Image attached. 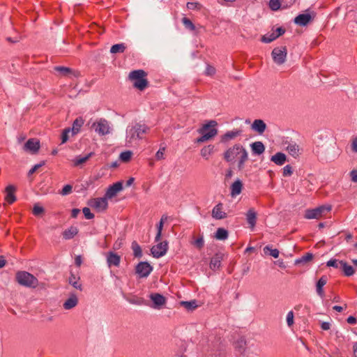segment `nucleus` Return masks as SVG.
Masks as SVG:
<instances>
[{
	"mask_svg": "<svg viewBox=\"0 0 357 357\" xmlns=\"http://www.w3.org/2000/svg\"><path fill=\"white\" fill-rule=\"evenodd\" d=\"M182 22H183V25L185 26V27L187 29L190 30V31H195V26L192 22V21L190 20H189L188 18L183 17L182 19Z\"/></svg>",
	"mask_w": 357,
	"mask_h": 357,
	"instance_id": "nucleus-44",
	"label": "nucleus"
},
{
	"mask_svg": "<svg viewBox=\"0 0 357 357\" xmlns=\"http://www.w3.org/2000/svg\"><path fill=\"white\" fill-rule=\"evenodd\" d=\"M72 189H73L72 185H66L63 188V189H62V190L61 192V194L62 195H67L70 194L72 192Z\"/></svg>",
	"mask_w": 357,
	"mask_h": 357,
	"instance_id": "nucleus-58",
	"label": "nucleus"
},
{
	"mask_svg": "<svg viewBox=\"0 0 357 357\" xmlns=\"http://www.w3.org/2000/svg\"><path fill=\"white\" fill-rule=\"evenodd\" d=\"M287 324L288 326L291 327L294 324V312L289 311L287 314Z\"/></svg>",
	"mask_w": 357,
	"mask_h": 357,
	"instance_id": "nucleus-51",
	"label": "nucleus"
},
{
	"mask_svg": "<svg viewBox=\"0 0 357 357\" xmlns=\"http://www.w3.org/2000/svg\"><path fill=\"white\" fill-rule=\"evenodd\" d=\"M275 35L276 33L275 32L271 34L264 35L261 38V41L266 43H269L278 38V36Z\"/></svg>",
	"mask_w": 357,
	"mask_h": 357,
	"instance_id": "nucleus-43",
	"label": "nucleus"
},
{
	"mask_svg": "<svg viewBox=\"0 0 357 357\" xmlns=\"http://www.w3.org/2000/svg\"><path fill=\"white\" fill-rule=\"evenodd\" d=\"M264 252L265 254H269L274 258L279 257L280 252L278 249H272L270 246L267 245L264 248Z\"/></svg>",
	"mask_w": 357,
	"mask_h": 357,
	"instance_id": "nucleus-40",
	"label": "nucleus"
},
{
	"mask_svg": "<svg viewBox=\"0 0 357 357\" xmlns=\"http://www.w3.org/2000/svg\"><path fill=\"white\" fill-rule=\"evenodd\" d=\"M313 258V255L311 253H307L303 257H301L300 259H298L296 260V264H305L310 261H311Z\"/></svg>",
	"mask_w": 357,
	"mask_h": 357,
	"instance_id": "nucleus-42",
	"label": "nucleus"
},
{
	"mask_svg": "<svg viewBox=\"0 0 357 357\" xmlns=\"http://www.w3.org/2000/svg\"><path fill=\"white\" fill-rule=\"evenodd\" d=\"M271 54L274 62L278 65H281L284 63L286 60V47H275L273 50Z\"/></svg>",
	"mask_w": 357,
	"mask_h": 357,
	"instance_id": "nucleus-8",
	"label": "nucleus"
},
{
	"mask_svg": "<svg viewBox=\"0 0 357 357\" xmlns=\"http://www.w3.org/2000/svg\"><path fill=\"white\" fill-rule=\"evenodd\" d=\"M167 216L163 215L161 217L159 223L157 225V226H156V227H157V234H156V236H155V242H158V241H160L161 235H162V229H163V225H164L165 222L167 221Z\"/></svg>",
	"mask_w": 357,
	"mask_h": 357,
	"instance_id": "nucleus-28",
	"label": "nucleus"
},
{
	"mask_svg": "<svg viewBox=\"0 0 357 357\" xmlns=\"http://www.w3.org/2000/svg\"><path fill=\"white\" fill-rule=\"evenodd\" d=\"M79 277L74 275L73 273L70 274L69 277V283L75 289L82 290V284L79 282Z\"/></svg>",
	"mask_w": 357,
	"mask_h": 357,
	"instance_id": "nucleus-35",
	"label": "nucleus"
},
{
	"mask_svg": "<svg viewBox=\"0 0 357 357\" xmlns=\"http://www.w3.org/2000/svg\"><path fill=\"white\" fill-rule=\"evenodd\" d=\"M107 263L109 267L116 266L118 267L120 264L121 257L116 253L109 252L107 254Z\"/></svg>",
	"mask_w": 357,
	"mask_h": 357,
	"instance_id": "nucleus-17",
	"label": "nucleus"
},
{
	"mask_svg": "<svg viewBox=\"0 0 357 357\" xmlns=\"http://www.w3.org/2000/svg\"><path fill=\"white\" fill-rule=\"evenodd\" d=\"M218 123L215 120H211L204 124L199 130L198 132L201 137L197 139V143H203L211 140L218 134L216 126Z\"/></svg>",
	"mask_w": 357,
	"mask_h": 357,
	"instance_id": "nucleus-3",
	"label": "nucleus"
},
{
	"mask_svg": "<svg viewBox=\"0 0 357 357\" xmlns=\"http://www.w3.org/2000/svg\"><path fill=\"white\" fill-rule=\"evenodd\" d=\"M16 280L20 284L28 287H36L38 284L37 278L26 271L17 272L16 274Z\"/></svg>",
	"mask_w": 357,
	"mask_h": 357,
	"instance_id": "nucleus-5",
	"label": "nucleus"
},
{
	"mask_svg": "<svg viewBox=\"0 0 357 357\" xmlns=\"http://www.w3.org/2000/svg\"><path fill=\"white\" fill-rule=\"evenodd\" d=\"M80 213V210L78 208H73L71 211V216L73 218L77 217L78 214Z\"/></svg>",
	"mask_w": 357,
	"mask_h": 357,
	"instance_id": "nucleus-63",
	"label": "nucleus"
},
{
	"mask_svg": "<svg viewBox=\"0 0 357 357\" xmlns=\"http://www.w3.org/2000/svg\"><path fill=\"white\" fill-rule=\"evenodd\" d=\"M70 128H66L63 130L61 134V143L64 144L68 140V135L70 132Z\"/></svg>",
	"mask_w": 357,
	"mask_h": 357,
	"instance_id": "nucleus-49",
	"label": "nucleus"
},
{
	"mask_svg": "<svg viewBox=\"0 0 357 357\" xmlns=\"http://www.w3.org/2000/svg\"><path fill=\"white\" fill-rule=\"evenodd\" d=\"M211 216L215 220H222L227 217V214L224 211V206L222 203H218L213 208Z\"/></svg>",
	"mask_w": 357,
	"mask_h": 357,
	"instance_id": "nucleus-13",
	"label": "nucleus"
},
{
	"mask_svg": "<svg viewBox=\"0 0 357 357\" xmlns=\"http://www.w3.org/2000/svg\"><path fill=\"white\" fill-rule=\"evenodd\" d=\"M44 212V208L38 204H35L33 208V213L35 215H39Z\"/></svg>",
	"mask_w": 357,
	"mask_h": 357,
	"instance_id": "nucleus-52",
	"label": "nucleus"
},
{
	"mask_svg": "<svg viewBox=\"0 0 357 357\" xmlns=\"http://www.w3.org/2000/svg\"><path fill=\"white\" fill-rule=\"evenodd\" d=\"M129 303L132 304H136V305H142L144 303V299L142 298L139 297H135L133 298L128 300Z\"/></svg>",
	"mask_w": 357,
	"mask_h": 357,
	"instance_id": "nucleus-54",
	"label": "nucleus"
},
{
	"mask_svg": "<svg viewBox=\"0 0 357 357\" xmlns=\"http://www.w3.org/2000/svg\"><path fill=\"white\" fill-rule=\"evenodd\" d=\"M149 298L153 303V307L154 308H160L165 305L166 302L165 298L158 293L151 294Z\"/></svg>",
	"mask_w": 357,
	"mask_h": 357,
	"instance_id": "nucleus-16",
	"label": "nucleus"
},
{
	"mask_svg": "<svg viewBox=\"0 0 357 357\" xmlns=\"http://www.w3.org/2000/svg\"><path fill=\"white\" fill-rule=\"evenodd\" d=\"M221 265V259L218 256H215L211 259L210 268L212 270H216L220 268Z\"/></svg>",
	"mask_w": 357,
	"mask_h": 357,
	"instance_id": "nucleus-39",
	"label": "nucleus"
},
{
	"mask_svg": "<svg viewBox=\"0 0 357 357\" xmlns=\"http://www.w3.org/2000/svg\"><path fill=\"white\" fill-rule=\"evenodd\" d=\"M146 76L147 73L144 70H135L129 73L128 77L135 88L143 91L148 86Z\"/></svg>",
	"mask_w": 357,
	"mask_h": 357,
	"instance_id": "nucleus-4",
	"label": "nucleus"
},
{
	"mask_svg": "<svg viewBox=\"0 0 357 357\" xmlns=\"http://www.w3.org/2000/svg\"><path fill=\"white\" fill-rule=\"evenodd\" d=\"M204 238L202 236L198 238L197 239H196L194 241L195 246H196L199 249L202 248L204 246Z\"/></svg>",
	"mask_w": 357,
	"mask_h": 357,
	"instance_id": "nucleus-55",
	"label": "nucleus"
},
{
	"mask_svg": "<svg viewBox=\"0 0 357 357\" xmlns=\"http://www.w3.org/2000/svg\"><path fill=\"white\" fill-rule=\"evenodd\" d=\"M79 300L77 295L73 294L64 301L63 307L65 310H69L75 307L78 304Z\"/></svg>",
	"mask_w": 357,
	"mask_h": 357,
	"instance_id": "nucleus-18",
	"label": "nucleus"
},
{
	"mask_svg": "<svg viewBox=\"0 0 357 357\" xmlns=\"http://www.w3.org/2000/svg\"><path fill=\"white\" fill-rule=\"evenodd\" d=\"M243 188V183L240 180L234 181L231 186V196L234 197L241 194Z\"/></svg>",
	"mask_w": 357,
	"mask_h": 357,
	"instance_id": "nucleus-25",
	"label": "nucleus"
},
{
	"mask_svg": "<svg viewBox=\"0 0 357 357\" xmlns=\"http://www.w3.org/2000/svg\"><path fill=\"white\" fill-rule=\"evenodd\" d=\"M246 220L251 228H254L257 221V213L254 208H250L246 213Z\"/></svg>",
	"mask_w": 357,
	"mask_h": 357,
	"instance_id": "nucleus-24",
	"label": "nucleus"
},
{
	"mask_svg": "<svg viewBox=\"0 0 357 357\" xmlns=\"http://www.w3.org/2000/svg\"><path fill=\"white\" fill-rule=\"evenodd\" d=\"M281 6L280 0H270L269 7L273 10H278Z\"/></svg>",
	"mask_w": 357,
	"mask_h": 357,
	"instance_id": "nucleus-47",
	"label": "nucleus"
},
{
	"mask_svg": "<svg viewBox=\"0 0 357 357\" xmlns=\"http://www.w3.org/2000/svg\"><path fill=\"white\" fill-rule=\"evenodd\" d=\"M131 156H132V152L130 151H127L122 152L120 154L119 158L121 161L128 162L130 160Z\"/></svg>",
	"mask_w": 357,
	"mask_h": 357,
	"instance_id": "nucleus-46",
	"label": "nucleus"
},
{
	"mask_svg": "<svg viewBox=\"0 0 357 357\" xmlns=\"http://www.w3.org/2000/svg\"><path fill=\"white\" fill-rule=\"evenodd\" d=\"M126 49V46L123 43L114 45L110 48L112 54L123 53Z\"/></svg>",
	"mask_w": 357,
	"mask_h": 357,
	"instance_id": "nucleus-37",
	"label": "nucleus"
},
{
	"mask_svg": "<svg viewBox=\"0 0 357 357\" xmlns=\"http://www.w3.org/2000/svg\"><path fill=\"white\" fill-rule=\"evenodd\" d=\"M242 132L243 130L241 129L238 128L227 131L223 135L221 136L220 142L222 143H227L241 136L242 135Z\"/></svg>",
	"mask_w": 357,
	"mask_h": 357,
	"instance_id": "nucleus-14",
	"label": "nucleus"
},
{
	"mask_svg": "<svg viewBox=\"0 0 357 357\" xmlns=\"http://www.w3.org/2000/svg\"><path fill=\"white\" fill-rule=\"evenodd\" d=\"M312 19V17L309 13H303L295 17L294 22L299 26H305Z\"/></svg>",
	"mask_w": 357,
	"mask_h": 357,
	"instance_id": "nucleus-21",
	"label": "nucleus"
},
{
	"mask_svg": "<svg viewBox=\"0 0 357 357\" xmlns=\"http://www.w3.org/2000/svg\"><path fill=\"white\" fill-rule=\"evenodd\" d=\"M40 142L36 138L29 139L23 146V150L31 153H36L40 149Z\"/></svg>",
	"mask_w": 357,
	"mask_h": 357,
	"instance_id": "nucleus-12",
	"label": "nucleus"
},
{
	"mask_svg": "<svg viewBox=\"0 0 357 357\" xmlns=\"http://www.w3.org/2000/svg\"><path fill=\"white\" fill-rule=\"evenodd\" d=\"M93 128L100 135H105L110 132L109 122L105 119H100L92 125Z\"/></svg>",
	"mask_w": 357,
	"mask_h": 357,
	"instance_id": "nucleus-7",
	"label": "nucleus"
},
{
	"mask_svg": "<svg viewBox=\"0 0 357 357\" xmlns=\"http://www.w3.org/2000/svg\"><path fill=\"white\" fill-rule=\"evenodd\" d=\"M350 175L351 177V181L353 182H357V170H352L350 172Z\"/></svg>",
	"mask_w": 357,
	"mask_h": 357,
	"instance_id": "nucleus-61",
	"label": "nucleus"
},
{
	"mask_svg": "<svg viewBox=\"0 0 357 357\" xmlns=\"http://www.w3.org/2000/svg\"><path fill=\"white\" fill-rule=\"evenodd\" d=\"M351 146H352V150L354 151V152H357V137H356L353 142H352V144H351Z\"/></svg>",
	"mask_w": 357,
	"mask_h": 357,
	"instance_id": "nucleus-64",
	"label": "nucleus"
},
{
	"mask_svg": "<svg viewBox=\"0 0 357 357\" xmlns=\"http://www.w3.org/2000/svg\"><path fill=\"white\" fill-rule=\"evenodd\" d=\"M321 328L324 331H328L331 328V324L329 322H322L321 324Z\"/></svg>",
	"mask_w": 357,
	"mask_h": 357,
	"instance_id": "nucleus-60",
	"label": "nucleus"
},
{
	"mask_svg": "<svg viewBox=\"0 0 357 357\" xmlns=\"http://www.w3.org/2000/svg\"><path fill=\"white\" fill-rule=\"evenodd\" d=\"M78 233V229L76 227L71 226L63 232V238L68 240L73 238Z\"/></svg>",
	"mask_w": 357,
	"mask_h": 357,
	"instance_id": "nucleus-31",
	"label": "nucleus"
},
{
	"mask_svg": "<svg viewBox=\"0 0 357 357\" xmlns=\"http://www.w3.org/2000/svg\"><path fill=\"white\" fill-rule=\"evenodd\" d=\"M82 212H83L85 218L88 220H91L94 218V215L91 212L90 208L88 207H84L82 209Z\"/></svg>",
	"mask_w": 357,
	"mask_h": 357,
	"instance_id": "nucleus-50",
	"label": "nucleus"
},
{
	"mask_svg": "<svg viewBox=\"0 0 357 357\" xmlns=\"http://www.w3.org/2000/svg\"><path fill=\"white\" fill-rule=\"evenodd\" d=\"M94 155L93 152H91L89 154H87L86 156H77L73 160V165L75 167L79 166L82 165L83 163L86 162L91 157H92Z\"/></svg>",
	"mask_w": 357,
	"mask_h": 357,
	"instance_id": "nucleus-32",
	"label": "nucleus"
},
{
	"mask_svg": "<svg viewBox=\"0 0 357 357\" xmlns=\"http://www.w3.org/2000/svg\"><path fill=\"white\" fill-rule=\"evenodd\" d=\"M293 173L292 168L290 165H286L283 168V176H291Z\"/></svg>",
	"mask_w": 357,
	"mask_h": 357,
	"instance_id": "nucleus-57",
	"label": "nucleus"
},
{
	"mask_svg": "<svg viewBox=\"0 0 357 357\" xmlns=\"http://www.w3.org/2000/svg\"><path fill=\"white\" fill-rule=\"evenodd\" d=\"M340 269L343 271L344 274L346 276H351L355 273L354 268L344 261H342V264L340 267Z\"/></svg>",
	"mask_w": 357,
	"mask_h": 357,
	"instance_id": "nucleus-34",
	"label": "nucleus"
},
{
	"mask_svg": "<svg viewBox=\"0 0 357 357\" xmlns=\"http://www.w3.org/2000/svg\"><path fill=\"white\" fill-rule=\"evenodd\" d=\"M235 349L240 354L246 356L247 350L250 348L245 347L246 341L244 338L237 340L234 344Z\"/></svg>",
	"mask_w": 357,
	"mask_h": 357,
	"instance_id": "nucleus-22",
	"label": "nucleus"
},
{
	"mask_svg": "<svg viewBox=\"0 0 357 357\" xmlns=\"http://www.w3.org/2000/svg\"><path fill=\"white\" fill-rule=\"evenodd\" d=\"M223 158L227 162L236 164L237 169L241 171L248 160V153L241 144H236L225 151Z\"/></svg>",
	"mask_w": 357,
	"mask_h": 357,
	"instance_id": "nucleus-1",
	"label": "nucleus"
},
{
	"mask_svg": "<svg viewBox=\"0 0 357 357\" xmlns=\"http://www.w3.org/2000/svg\"><path fill=\"white\" fill-rule=\"evenodd\" d=\"M266 127V124L261 119H255L251 125V129L259 135H261L264 132Z\"/></svg>",
	"mask_w": 357,
	"mask_h": 357,
	"instance_id": "nucleus-19",
	"label": "nucleus"
},
{
	"mask_svg": "<svg viewBox=\"0 0 357 357\" xmlns=\"http://www.w3.org/2000/svg\"><path fill=\"white\" fill-rule=\"evenodd\" d=\"M215 73V68L213 66L207 65L206 70H205V74L208 76H212Z\"/></svg>",
	"mask_w": 357,
	"mask_h": 357,
	"instance_id": "nucleus-53",
	"label": "nucleus"
},
{
	"mask_svg": "<svg viewBox=\"0 0 357 357\" xmlns=\"http://www.w3.org/2000/svg\"><path fill=\"white\" fill-rule=\"evenodd\" d=\"M198 3L196 2H188L187 3V8L188 9L194 10L197 8Z\"/></svg>",
	"mask_w": 357,
	"mask_h": 357,
	"instance_id": "nucleus-62",
	"label": "nucleus"
},
{
	"mask_svg": "<svg viewBox=\"0 0 357 357\" xmlns=\"http://www.w3.org/2000/svg\"><path fill=\"white\" fill-rule=\"evenodd\" d=\"M251 149L255 154L260 155L265 151V146L261 142H253L251 145Z\"/></svg>",
	"mask_w": 357,
	"mask_h": 357,
	"instance_id": "nucleus-30",
	"label": "nucleus"
},
{
	"mask_svg": "<svg viewBox=\"0 0 357 357\" xmlns=\"http://www.w3.org/2000/svg\"><path fill=\"white\" fill-rule=\"evenodd\" d=\"M54 69L55 70L59 71L64 75H66L71 71L70 68L63 66H56L54 68Z\"/></svg>",
	"mask_w": 357,
	"mask_h": 357,
	"instance_id": "nucleus-56",
	"label": "nucleus"
},
{
	"mask_svg": "<svg viewBox=\"0 0 357 357\" xmlns=\"http://www.w3.org/2000/svg\"><path fill=\"white\" fill-rule=\"evenodd\" d=\"M123 189V183L121 181H118L113 185H110L106 193L105 196L107 199H112V197H115L118 192L121 191Z\"/></svg>",
	"mask_w": 357,
	"mask_h": 357,
	"instance_id": "nucleus-15",
	"label": "nucleus"
},
{
	"mask_svg": "<svg viewBox=\"0 0 357 357\" xmlns=\"http://www.w3.org/2000/svg\"><path fill=\"white\" fill-rule=\"evenodd\" d=\"M271 160L278 165H282L287 160L284 153L278 152L271 157Z\"/></svg>",
	"mask_w": 357,
	"mask_h": 357,
	"instance_id": "nucleus-29",
	"label": "nucleus"
},
{
	"mask_svg": "<svg viewBox=\"0 0 357 357\" xmlns=\"http://www.w3.org/2000/svg\"><path fill=\"white\" fill-rule=\"evenodd\" d=\"M181 305L184 307L188 310H193L198 306L195 300L190 301H181Z\"/></svg>",
	"mask_w": 357,
	"mask_h": 357,
	"instance_id": "nucleus-38",
	"label": "nucleus"
},
{
	"mask_svg": "<svg viewBox=\"0 0 357 357\" xmlns=\"http://www.w3.org/2000/svg\"><path fill=\"white\" fill-rule=\"evenodd\" d=\"M327 282V278L326 276H322L317 282L316 289H317V294L323 298L324 296V291L323 289V287L326 284Z\"/></svg>",
	"mask_w": 357,
	"mask_h": 357,
	"instance_id": "nucleus-27",
	"label": "nucleus"
},
{
	"mask_svg": "<svg viewBox=\"0 0 357 357\" xmlns=\"http://www.w3.org/2000/svg\"><path fill=\"white\" fill-rule=\"evenodd\" d=\"M132 249L133 250V255L135 257H141L142 255V252L141 247L138 245V243L135 241L132 243Z\"/></svg>",
	"mask_w": 357,
	"mask_h": 357,
	"instance_id": "nucleus-41",
	"label": "nucleus"
},
{
	"mask_svg": "<svg viewBox=\"0 0 357 357\" xmlns=\"http://www.w3.org/2000/svg\"><path fill=\"white\" fill-rule=\"evenodd\" d=\"M149 127L145 124L136 123L130 125L126 129V140L127 144L132 146L137 141L143 139V135L149 132Z\"/></svg>",
	"mask_w": 357,
	"mask_h": 357,
	"instance_id": "nucleus-2",
	"label": "nucleus"
},
{
	"mask_svg": "<svg viewBox=\"0 0 357 357\" xmlns=\"http://www.w3.org/2000/svg\"><path fill=\"white\" fill-rule=\"evenodd\" d=\"M15 188L13 185H8L5 189V200L8 204H13L16 200L15 195Z\"/></svg>",
	"mask_w": 357,
	"mask_h": 357,
	"instance_id": "nucleus-20",
	"label": "nucleus"
},
{
	"mask_svg": "<svg viewBox=\"0 0 357 357\" xmlns=\"http://www.w3.org/2000/svg\"><path fill=\"white\" fill-rule=\"evenodd\" d=\"M214 148L215 146L211 144L204 146L200 151L202 157L205 160H208L210 156L214 153Z\"/></svg>",
	"mask_w": 357,
	"mask_h": 357,
	"instance_id": "nucleus-26",
	"label": "nucleus"
},
{
	"mask_svg": "<svg viewBox=\"0 0 357 357\" xmlns=\"http://www.w3.org/2000/svg\"><path fill=\"white\" fill-rule=\"evenodd\" d=\"M168 249V243L166 241L163 242H158L157 245H153L151 249V253L155 258H160L164 256Z\"/></svg>",
	"mask_w": 357,
	"mask_h": 357,
	"instance_id": "nucleus-9",
	"label": "nucleus"
},
{
	"mask_svg": "<svg viewBox=\"0 0 357 357\" xmlns=\"http://www.w3.org/2000/svg\"><path fill=\"white\" fill-rule=\"evenodd\" d=\"M286 150L288 153L294 158H297L301 153L299 146L296 143H289L286 147Z\"/></svg>",
	"mask_w": 357,
	"mask_h": 357,
	"instance_id": "nucleus-23",
	"label": "nucleus"
},
{
	"mask_svg": "<svg viewBox=\"0 0 357 357\" xmlns=\"http://www.w3.org/2000/svg\"><path fill=\"white\" fill-rule=\"evenodd\" d=\"M89 205L98 211H105L108 206L107 198L105 196L104 197L92 199L89 201Z\"/></svg>",
	"mask_w": 357,
	"mask_h": 357,
	"instance_id": "nucleus-10",
	"label": "nucleus"
},
{
	"mask_svg": "<svg viewBox=\"0 0 357 357\" xmlns=\"http://www.w3.org/2000/svg\"><path fill=\"white\" fill-rule=\"evenodd\" d=\"M343 261H339L337 259H331L327 261L326 265L327 266H332L335 268H340L342 264Z\"/></svg>",
	"mask_w": 357,
	"mask_h": 357,
	"instance_id": "nucleus-45",
	"label": "nucleus"
},
{
	"mask_svg": "<svg viewBox=\"0 0 357 357\" xmlns=\"http://www.w3.org/2000/svg\"><path fill=\"white\" fill-rule=\"evenodd\" d=\"M153 267L148 262H140L136 266V273L140 278H146L151 273Z\"/></svg>",
	"mask_w": 357,
	"mask_h": 357,
	"instance_id": "nucleus-11",
	"label": "nucleus"
},
{
	"mask_svg": "<svg viewBox=\"0 0 357 357\" xmlns=\"http://www.w3.org/2000/svg\"><path fill=\"white\" fill-rule=\"evenodd\" d=\"M215 238L218 240L225 241L228 238V231L224 228H218L215 234Z\"/></svg>",
	"mask_w": 357,
	"mask_h": 357,
	"instance_id": "nucleus-36",
	"label": "nucleus"
},
{
	"mask_svg": "<svg viewBox=\"0 0 357 357\" xmlns=\"http://www.w3.org/2000/svg\"><path fill=\"white\" fill-rule=\"evenodd\" d=\"M331 210L330 205H323L313 209L305 211L304 217L306 219H319L325 216Z\"/></svg>",
	"mask_w": 357,
	"mask_h": 357,
	"instance_id": "nucleus-6",
	"label": "nucleus"
},
{
	"mask_svg": "<svg viewBox=\"0 0 357 357\" xmlns=\"http://www.w3.org/2000/svg\"><path fill=\"white\" fill-rule=\"evenodd\" d=\"M44 165H45V162H44V161L41 162H40V163H39V164H36V165H34V166H33V167L29 170V174H33L35 172H36V171H37V169H38V168H40V167L43 166Z\"/></svg>",
	"mask_w": 357,
	"mask_h": 357,
	"instance_id": "nucleus-59",
	"label": "nucleus"
},
{
	"mask_svg": "<svg viewBox=\"0 0 357 357\" xmlns=\"http://www.w3.org/2000/svg\"><path fill=\"white\" fill-rule=\"evenodd\" d=\"M83 124L84 120L82 118L76 119L73 123L72 129H70L72 135H74L78 133Z\"/></svg>",
	"mask_w": 357,
	"mask_h": 357,
	"instance_id": "nucleus-33",
	"label": "nucleus"
},
{
	"mask_svg": "<svg viewBox=\"0 0 357 357\" xmlns=\"http://www.w3.org/2000/svg\"><path fill=\"white\" fill-rule=\"evenodd\" d=\"M165 147H161L155 153V159L157 160H161L165 159Z\"/></svg>",
	"mask_w": 357,
	"mask_h": 357,
	"instance_id": "nucleus-48",
	"label": "nucleus"
}]
</instances>
